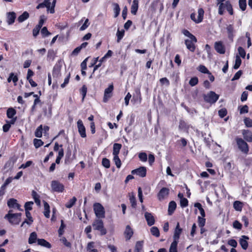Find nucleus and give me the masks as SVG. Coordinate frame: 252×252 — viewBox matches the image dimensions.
Masks as SVG:
<instances>
[{"label":"nucleus","mask_w":252,"mask_h":252,"mask_svg":"<svg viewBox=\"0 0 252 252\" xmlns=\"http://www.w3.org/2000/svg\"><path fill=\"white\" fill-rule=\"evenodd\" d=\"M183 33L186 36L188 37L189 39L193 38L195 40V36L189 32L187 30H184L183 31Z\"/></svg>","instance_id":"bf43d9fd"},{"label":"nucleus","mask_w":252,"mask_h":252,"mask_svg":"<svg viewBox=\"0 0 252 252\" xmlns=\"http://www.w3.org/2000/svg\"><path fill=\"white\" fill-rule=\"evenodd\" d=\"M94 211L96 218H105V210L103 206L99 203H95L93 205Z\"/></svg>","instance_id":"7ed1b4c3"},{"label":"nucleus","mask_w":252,"mask_h":252,"mask_svg":"<svg viewBox=\"0 0 252 252\" xmlns=\"http://www.w3.org/2000/svg\"><path fill=\"white\" fill-rule=\"evenodd\" d=\"M204 100L211 104L215 103L219 99V95L213 91H210L203 96Z\"/></svg>","instance_id":"39448f33"},{"label":"nucleus","mask_w":252,"mask_h":252,"mask_svg":"<svg viewBox=\"0 0 252 252\" xmlns=\"http://www.w3.org/2000/svg\"><path fill=\"white\" fill-rule=\"evenodd\" d=\"M242 71L241 70H239L235 74L234 76H233L231 80L234 81L239 79L241 76L242 75Z\"/></svg>","instance_id":"69168bd1"},{"label":"nucleus","mask_w":252,"mask_h":252,"mask_svg":"<svg viewBox=\"0 0 252 252\" xmlns=\"http://www.w3.org/2000/svg\"><path fill=\"white\" fill-rule=\"evenodd\" d=\"M61 75V68L58 66L56 65L54 66L53 70V76L54 78H58Z\"/></svg>","instance_id":"bb28decb"},{"label":"nucleus","mask_w":252,"mask_h":252,"mask_svg":"<svg viewBox=\"0 0 252 252\" xmlns=\"http://www.w3.org/2000/svg\"><path fill=\"white\" fill-rule=\"evenodd\" d=\"M218 5H219V14L220 15H222L223 14L224 9L226 8L225 3L221 2L218 3Z\"/></svg>","instance_id":"49530a36"},{"label":"nucleus","mask_w":252,"mask_h":252,"mask_svg":"<svg viewBox=\"0 0 252 252\" xmlns=\"http://www.w3.org/2000/svg\"><path fill=\"white\" fill-rule=\"evenodd\" d=\"M37 239V234L35 232H33L31 233L28 242L30 244H33L36 242Z\"/></svg>","instance_id":"c756f323"},{"label":"nucleus","mask_w":252,"mask_h":252,"mask_svg":"<svg viewBox=\"0 0 252 252\" xmlns=\"http://www.w3.org/2000/svg\"><path fill=\"white\" fill-rule=\"evenodd\" d=\"M114 87L113 84H111L104 91V96L103 100L104 102H106L111 97V93L113 90Z\"/></svg>","instance_id":"6e6552de"},{"label":"nucleus","mask_w":252,"mask_h":252,"mask_svg":"<svg viewBox=\"0 0 252 252\" xmlns=\"http://www.w3.org/2000/svg\"><path fill=\"white\" fill-rule=\"evenodd\" d=\"M235 140L239 149L244 154H248L249 151L248 144L241 138L237 137Z\"/></svg>","instance_id":"20e7f679"},{"label":"nucleus","mask_w":252,"mask_h":252,"mask_svg":"<svg viewBox=\"0 0 252 252\" xmlns=\"http://www.w3.org/2000/svg\"><path fill=\"white\" fill-rule=\"evenodd\" d=\"M214 48L218 53L221 54L225 53V49L221 41L216 42L215 43Z\"/></svg>","instance_id":"f8f14e48"},{"label":"nucleus","mask_w":252,"mask_h":252,"mask_svg":"<svg viewBox=\"0 0 252 252\" xmlns=\"http://www.w3.org/2000/svg\"><path fill=\"white\" fill-rule=\"evenodd\" d=\"M122 145L119 143H115L113 145V156L118 155L120 150L121 149Z\"/></svg>","instance_id":"cd10ccee"},{"label":"nucleus","mask_w":252,"mask_h":252,"mask_svg":"<svg viewBox=\"0 0 252 252\" xmlns=\"http://www.w3.org/2000/svg\"><path fill=\"white\" fill-rule=\"evenodd\" d=\"M151 232L152 234L157 237L159 236V231L157 227L153 226L151 228Z\"/></svg>","instance_id":"79ce46f5"},{"label":"nucleus","mask_w":252,"mask_h":252,"mask_svg":"<svg viewBox=\"0 0 252 252\" xmlns=\"http://www.w3.org/2000/svg\"><path fill=\"white\" fill-rule=\"evenodd\" d=\"M126 240H129L133 234V231L129 225H127L124 232Z\"/></svg>","instance_id":"6ab92c4d"},{"label":"nucleus","mask_w":252,"mask_h":252,"mask_svg":"<svg viewBox=\"0 0 252 252\" xmlns=\"http://www.w3.org/2000/svg\"><path fill=\"white\" fill-rule=\"evenodd\" d=\"M113 5L114 6L113 10L115 14L114 17L116 18L119 15L121 9L118 3H114Z\"/></svg>","instance_id":"c9c22d12"},{"label":"nucleus","mask_w":252,"mask_h":252,"mask_svg":"<svg viewBox=\"0 0 252 252\" xmlns=\"http://www.w3.org/2000/svg\"><path fill=\"white\" fill-rule=\"evenodd\" d=\"M93 229L100 231L101 235H104L107 233V230L104 228V223L101 219L96 218L92 223Z\"/></svg>","instance_id":"f257e3e1"},{"label":"nucleus","mask_w":252,"mask_h":252,"mask_svg":"<svg viewBox=\"0 0 252 252\" xmlns=\"http://www.w3.org/2000/svg\"><path fill=\"white\" fill-rule=\"evenodd\" d=\"M182 231V229L180 227L179 223L178 222L174 233L173 238L174 241L178 242V240L180 238V234H181Z\"/></svg>","instance_id":"4468645a"},{"label":"nucleus","mask_w":252,"mask_h":252,"mask_svg":"<svg viewBox=\"0 0 252 252\" xmlns=\"http://www.w3.org/2000/svg\"><path fill=\"white\" fill-rule=\"evenodd\" d=\"M12 80L15 84H16L18 80V77L14 75L13 73H11L7 79V81L9 83Z\"/></svg>","instance_id":"58836bf2"},{"label":"nucleus","mask_w":252,"mask_h":252,"mask_svg":"<svg viewBox=\"0 0 252 252\" xmlns=\"http://www.w3.org/2000/svg\"><path fill=\"white\" fill-rule=\"evenodd\" d=\"M12 210H10L4 218L11 224H18L21 220V213L12 214Z\"/></svg>","instance_id":"f03ea898"},{"label":"nucleus","mask_w":252,"mask_h":252,"mask_svg":"<svg viewBox=\"0 0 252 252\" xmlns=\"http://www.w3.org/2000/svg\"><path fill=\"white\" fill-rule=\"evenodd\" d=\"M76 200V198L75 197H73L65 204V207L67 208H71L75 204Z\"/></svg>","instance_id":"72a5a7b5"},{"label":"nucleus","mask_w":252,"mask_h":252,"mask_svg":"<svg viewBox=\"0 0 252 252\" xmlns=\"http://www.w3.org/2000/svg\"><path fill=\"white\" fill-rule=\"evenodd\" d=\"M244 138L248 142H252V132L248 129H243L242 131Z\"/></svg>","instance_id":"2eb2a0df"},{"label":"nucleus","mask_w":252,"mask_h":252,"mask_svg":"<svg viewBox=\"0 0 252 252\" xmlns=\"http://www.w3.org/2000/svg\"><path fill=\"white\" fill-rule=\"evenodd\" d=\"M176 208V203L175 201H172L169 202L168 205V214L171 215L174 212Z\"/></svg>","instance_id":"5701e85b"},{"label":"nucleus","mask_w":252,"mask_h":252,"mask_svg":"<svg viewBox=\"0 0 252 252\" xmlns=\"http://www.w3.org/2000/svg\"><path fill=\"white\" fill-rule=\"evenodd\" d=\"M225 6L226 10L228 11V12L229 13L230 15H233V8L232 5L231 4L230 2L229 1H226L225 2Z\"/></svg>","instance_id":"37998d69"},{"label":"nucleus","mask_w":252,"mask_h":252,"mask_svg":"<svg viewBox=\"0 0 252 252\" xmlns=\"http://www.w3.org/2000/svg\"><path fill=\"white\" fill-rule=\"evenodd\" d=\"M95 243L94 242H90L87 244L86 250L89 252H98V251L94 248Z\"/></svg>","instance_id":"412c9836"},{"label":"nucleus","mask_w":252,"mask_h":252,"mask_svg":"<svg viewBox=\"0 0 252 252\" xmlns=\"http://www.w3.org/2000/svg\"><path fill=\"white\" fill-rule=\"evenodd\" d=\"M198 70L203 73H210V71L208 69L203 65H200L198 67Z\"/></svg>","instance_id":"603ef678"},{"label":"nucleus","mask_w":252,"mask_h":252,"mask_svg":"<svg viewBox=\"0 0 252 252\" xmlns=\"http://www.w3.org/2000/svg\"><path fill=\"white\" fill-rule=\"evenodd\" d=\"M169 189L166 188H162L158 194V200H162L166 198L169 194Z\"/></svg>","instance_id":"1a4fd4ad"},{"label":"nucleus","mask_w":252,"mask_h":252,"mask_svg":"<svg viewBox=\"0 0 252 252\" xmlns=\"http://www.w3.org/2000/svg\"><path fill=\"white\" fill-rule=\"evenodd\" d=\"M198 225L199 227H204L205 224V219L204 218L198 216Z\"/></svg>","instance_id":"052dcab7"},{"label":"nucleus","mask_w":252,"mask_h":252,"mask_svg":"<svg viewBox=\"0 0 252 252\" xmlns=\"http://www.w3.org/2000/svg\"><path fill=\"white\" fill-rule=\"evenodd\" d=\"M129 201L131 203V207L133 208H135L136 206V199L133 194H132L129 197Z\"/></svg>","instance_id":"3c124183"},{"label":"nucleus","mask_w":252,"mask_h":252,"mask_svg":"<svg viewBox=\"0 0 252 252\" xmlns=\"http://www.w3.org/2000/svg\"><path fill=\"white\" fill-rule=\"evenodd\" d=\"M198 82V78L197 77H194L190 79V80L189 81V84L191 86H194L196 84H197Z\"/></svg>","instance_id":"5fc2aeb1"},{"label":"nucleus","mask_w":252,"mask_h":252,"mask_svg":"<svg viewBox=\"0 0 252 252\" xmlns=\"http://www.w3.org/2000/svg\"><path fill=\"white\" fill-rule=\"evenodd\" d=\"M145 218L149 226H152L155 223V219L151 213L147 212H146L145 213Z\"/></svg>","instance_id":"dca6fc26"},{"label":"nucleus","mask_w":252,"mask_h":252,"mask_svg":"<svg viewBox=\"0 0 252 252\" xmlns=\"http://www.w3.org/2000/svg\"><path fill=\"white\" fill-rule=\"evenodd\" d=\"M113 160L117 168H120L121 166V161L119 158L118 155L114 156Z\"/></svg>","instance_id":"de8ad7c7"},{"label":"nucleus","mask_w":252,"mask_h":252,"mask_svg":"<svg viewBox=\"0 0 252 252\" xmlns=\"http://www.w3.org/2000/svg\"><path fill=\"white\" fill-rule=\"evenodd\" d=\"M102 165L106 168L110 167V161L106 158H103L102 160Z\"/></svg>","instance_id":"4d7b16f0"},{"label":"nucleus","mask_w":252,"mask_h":252,"mask_svg":"<svg viewBox=\"0 0 252 252\" xmlns=\"http://www.w3.org/2000/svg\"><path fill=\"white\" fill-rule=\"evenodd\" d=\"M33 144H34V146H35V147L36 148H38L40 147V146H41L42 145H43V142L40 139H34Z\"/></svg>","instance_id":"09e8293b"},{"label":"nucleus","mask_w":252,"mask_h":252,"mask_svg":"<svg viewBox=\"0 0 252 252\" xmlns=\"http://www.w3.org/2000/svg\"><path fill=\"white\" fill-rule=\"evenodd\" d=\"M50 0H44V2L39 4L36 6V8L37 9H39V8H44V7H47V8L49 10L50 7L51 6Z\"/></svg>","instance_id":"4be33fe9"},{"label":"nucleus","mask_w":252,"mask_h":252,"mask_svg":"<svg viewBox=\"0 0 252 252\" xmlns=\"http://www.w3.org/2000/svg\"><path fill=\"white\" fill-rule=\"evenodd\" d=\"M37 244L41 246L50 248L51 247V244L44 239H38L37 240Z\"/></svg>","instance_id":"b1692460"},{"label":"nucleus","mask_w":252,"mask_h":252,"mask_svg":"<svg viewBox=\"0 0 252 252\" xmlns=\"http://www.w3.org/2000/svg\"><path fill=\"white\" fill-rule=\"evenodd\" d=\"M241 63L242 61L241 59H240V57L239 56L237 55L235 59V64L233 66V68L235 69H238L240 67Z\"/></svg>","instance_id":"4c0bfd02"},{"label":"nucleus","mask_w":252,"mask_h":252,"mask_svg":"<svg viewBox=\"0 0 252 252\" xmlns=\"http://www.w3.org/2000/svg\"><path fill=\"white\" fill-rule=\"evenodd\" d=\"M138 157L140 160L145 162L147 160V155L146 153H140L138 155Z\"/></svg>","instance_id":"864d4df0"},{"label":"nucleus","mask_w":252,"mask_h":252,"mask_svg":"<svg viewBox=\"0 0 252 252\" xmlns=\"http://www.w3.org/2000/svg\"><path fill=\"white\" fill-rule=\"evenodd\" d=\"M90 23L89 22V19H86L83 25L80 27V31H84L85 29H86L89 26Z\"/></svg>","instance_id":"0e129e2a"},{"label":"nucleus","mask_w":252,"mask_h":252,"mask_svg":"<svg viewBox=\"0 0 252 252\" xmlns=\"http://www.w3.org/2000/svg\"><path fill=\"white\" fill-rule=\"evenodd\" d=\"M226 30L228 38L231 40H233L235 33V30L233 25L231 24L227 25L226 27Z\"/></svg>","instance_id":"f3484780"},{"label":"nucleus","mask_w":252,"mask_h":252,"mask_svg":"<svg viewBox=\"0 0 252 252\" xmlns=\"http://www.w3.org/2000/svg\"><path fill=\"white\" fill-rule=\"evenodd\" d=\"M239 5L242 11H245L247 7L246 0H239Z\"/></svg>","instance_id":"c03bdc74"},{"label":"nucleus","mask_w":252,"mask_h":252,"mask_svg":"<svg viewBox=\"0 0 252 252\" xmlns=\"http://www.w3.org/2000/svg\"><path fill=\"white\" fill-rule=\"evenodd\" d=\"M7 205L9 208H17L19 211H23V209H21L20 205L17 203V201L15 199L11 198L8 200Z\"/></svg>","instance_id":"ddd939ff"},{"label":"nucleus","mask_w":252,"mask_h":252,"mask_svg":"<svg viewBox=\"0 0 252 252\" xmlns=\"http://www.w3.org/2000/svg\"><path fill=\"white\" fill-rule=\"evenodd\" d=\"M51 186L54 191L62 192L64 190V186L58 181H52Z\"/></svg>","instance_id":"423d86ee"},{"label":"nucleus","mask_w":252,"mask_h":252,"mask_svg":"<svg viewBox=\"0 0 252 252\" xmlns=\"http://www.w3.org/2000/svg\"><path fill=\"white\" fill-rule=\"evenodd\" d=\"M227 114V110L225 108H222L219 111V115L220 118H223Z\"/></svg>","instance_id":"e2e57ef3"},{"label":"nucleus","mask_w":252,"mask_h":252,"mask_svg":"<svg viewBox=\"0 0 252 252\" xmlns=\"http://www.w3.org/2000/svg\"><path fill=\"white\" fill-rule=\"evenodd\" d=\"M197 42V39L195 37V40L193 38L187 39L185 41V43L188 49L192 52H194L195 50V44Z\"/></svg>","instance_id":"0eeeda50"},{"label":"nucleus","mask_w":252,"mask_h":252,"mask_svg":"<svg viewBox=\"0 0 252 252\" xmlns=\"http://www.w3.org/2000/svg\"><path fill=\"white\" fill-rule=\"evenodd\" d=\"M33 204V202L32 201L27 202L25 204V211L28 210H32V205Z\"/></svg>","instance_id":"6e6d98bb"},{"label":"nucleus","mask_w":252,"mask_h":252,"mask_svg":"<svg viewBox=\"0 0 252 252\" xmlns=\"http://www.w3.org/2000/svg\"><path fill=\"white\" fill-rule=\"evenodd\" d=\"M204 11V10L202 8H199L198 9V16L196 20V21L198 22H201L203 18Z\"/></svg>","instance_id":"2f4dec72"},{"label":"nucleus","mask_w":252,"mask_h":252,"mask_svg":"<svg viewBox=\"0 0 252 252\" xmlns=\"http://www.w3.org/2000/svg\"><path fill=\"white\" fill-rule=\"evenodd\" d=\"M249 239V237L245 235L242 236V238L240 239L239 243L244 250H246L248 247V243L247 240Z\"/></svg>","instance_id":"aec40b11"},{"label":"nucleus","mask_w":252,"mask_h":252,"mask_svg":"<svg viewBox=\"0 0 252 252\" xmlns=\"http://www.w3.org/2000/svg\"><path fill=\"white\" fill-rule=\"evenodd\" d=\"M70 76V73H69L67 77L64 79L63 83L61 85V87L62 88H64L68 84L69 81Z\"/></svg>","instance_id":"680f3d73"},{"label":"nucleus","mask_w":252,"mask_h":252,"mask_svg":"<svg viewBox=\"0 0 252 252\" xmlns=\"http://www.w3.org/2000/svg\"><path fill=\"white\" fill-rule=\"evenodd\" d=\"M178 242L173 241L170 247L169 252H177V247Z\"/></svg>","instance_id":"a18cd8bd"},{"label":"nucleus","mask_w":252,"mask_h":252,"mask_svg":"<svg viewBox=\"0 0 252 252\" xmlns=\"http://www.w3.org/2000/svg\"><path fill=\"white\" fill-rule=\"evenodd\" d=\"M29 17V14L28 12L25 11L18 18V20L21 23L27 20Z\"/></svg>","instance_id":"c85d7f7f"},{"label":"nucleus","mask_w":252,"mask_h":252,"mask_svg":"<svg viewBox=\"0 0 252 252\" xmlns=\"http://www.w3.org/2000/svg\"><path fill=\"white\" fill-rule=\"evenodd\" d=\"M125 34V31L122 30V31H120L119 29L117 31L116 35L117 37V42H119L120 40L123 38Z\"/></svg>","instance_id":"a19ab883"},{"label":"nucleus","mask_w":252,"mask_h":252,"mask_svg":"<svg viewBox=\"0 0 252 252\" xmlns=\"http://www.w3.org/2000/svg\"><path fill=\"white\" fill-rule=\"evenodd\" d=\"M143 248V242L137 241L135 246L134 252H140Z\"/></svg>","instance_id":"f704fd0d"},{"label":"nucleus","mask_w":252,"mask_h":252,"mask_svg":"<svg viewBox=\"0 0 252 252\" xmlns=\"http://www.w3.org/2000/svg\"><path fill=\"white\" fill-rule=\"evenodd\" d=\"M146 172L147 170L146 167L142 166L132 170L131 173L132 174H136L141 177H144L146 175Z\"/></svg>","instance_id":"9d476101"},{"label":"nucleus","mask_w":252,"mask_h":252,"mask_svg":"<svg viewBox=\"0 0 252 252\" xmlns=\"http://www.w3.org/2000/svg\"><path fill=\"white\" fill-rule=\"evenodd\" d=\"M180 205L182 207H185L188 205V200L184 198L180 200Z\"/></svg>","instance_id":"774afa93"},{"label":"nucleus","mask_w":252,"mask_h":252,"mask_svg":"<svg viewBox=\"0 0 252 252\" xmlns=\"http://www.w3.org/2000/svg\"><path fill=\"white\" fill-rule=\"evenodd\" d=\"M16 13L14 12H10L7 13V22L8 25L12 24L16 19Z\"/></svg>","instance_id":"a211bd4d"},{"label":"nucleus","mask_w":252,"mask_h":252,"mask_svg":"<svg viewBox=\"0 0 252 252\" xmlns=\"http://www.w3.org/2000/svg\"><path fill=\"white\" fill-rule=\"evenodd\" d=\"M138 8V0H134L131 7V12L132 14L135 15Z\"/></svg>","instance_id":"a878e982"},{"label":"nucleus","mask_w":252,"mask_h":252,"mask_svg":"<svg viewBox=\"0 0 252 252\" xmlns=\"http://www.w3.org/2000/svg\"><path fill=\"white\" fill-rule=\"evenodd\" d=\"M16 113V110L13 108H9L7 110V116L8 118H13Z\"/></svg>","instance_id":"473e14b6"},{"label":"nucleus","mask_w":252,"mask_h":252,"mask_svg":"<svg viewBox=\"0 0 252 252\" xmlns=\"http://www.w3.org/2000/svg\"><path fill=\"white\" fill-rule=\"evenodd\" d=\"M234 209L238 211H241L242 209V203L239 201H235L233 203Z\"/></svg>","instance_id":"ea45409f"},{"label":"nucleus","mask_w":252,"mask_h":252,"mask_svg":"<svg viewBox=\"0 0 252 252\" xmlns=\"http://www.w3.org/2000/svg\"><path fill=\"white\" fill-rule=\"evenodd\" d=\"M77 127L78 129V132L80 136L82 138L86 137V129L83 124L82 120H79L77 122Z\"/></svg>","instance_id":"9b49d317"},{"label":"nucleus","mask_w":252,"mask_h":252,"mask_svg":"<svg viewBox=\"0 0 252 252\" xmlns=\"http://www.w3.org/2000/svg\"><path fill=\"white\" fill-rule=\"evenodd\" d=\"M43 203H44V211L43 212L44 215L46 218H49L50 217V212L49 205L48 204V203L47 202H46L45 201H44Z\"/></svg>","instance_id":"393cba45"},{"label":"nucleus","mask_w":252,"mask_h":252,"mask_svg":"<svg viewBox=\"0 0 252 252\" xmlns=\"http://www.w3.org/2000/svg\"><path fill=\"white\" fill-rule=\"evenodd\" d=\"M244 123L247 127H252V120L250 118H246L244 119Z\"/></svg>","instance_id":"8fccbe9b"},{"label":"nucleus","mask_w":252,"mask_h":252,"mask_svg":"<svg viewBox=\"0 0 252 252\" xmlns=\"http://www.w3.org/2000/svg\"><path fill=\"white\" fill-rule=\"evenodd\" d=\"M42 126L40 125L39 126L37 127L36 128L35 131V136L36 137L40 138L42 137Z\"/></svg>","instance_id":"e433bc0d"},{"label":"nucleus","mask_w":252,"mask_h":252,"mask_svg":"<svg viewBox=\"0 0 252 252\" xmlns=\"http://www.w3.org/2000/svg\"><path fill=\"white\" fill-rule=\"evenodd\" d=\"M238 51L240 56L242 58H244L246 56V52L245 50L242 47H239L238 49Z\"/></svg>","instance_id":"338daca9"},{"label":"nucleus","mask_w":252,"mask_h":252,"mask_svg":"<svg viewBox=\"0 0 252 252\" xmlns=\"http://www.w3.org/2000/svg\"><path fill=\"white\" fill-rule=\"evenodd\" d=\"M87 92V88L85 85H83L80 90V93L82 94L83 98L82 100H84Z\"/></svg>","instance_id":"13d9d810"},{"label":"nucleus","mask_w":252,"mask_h":252,"mask_svg":"<svg viewBox=\"0 0 252 252\" xmlns=\"http://www.w3.org/2000/svg\"><path fill=\"white\" fill-rule=\"evenodd\" d=\"M204 11V10L202 8H199L198 9V16L196 20V21L198 22H201L203 18Z\"/></svg>","instance_id":"7c9ffc66"}]
</instances>
